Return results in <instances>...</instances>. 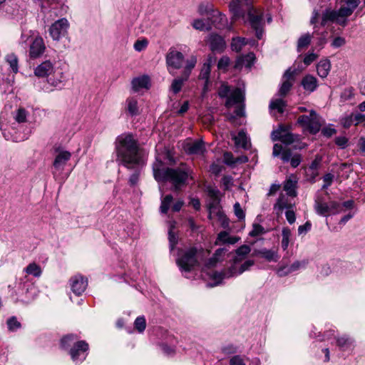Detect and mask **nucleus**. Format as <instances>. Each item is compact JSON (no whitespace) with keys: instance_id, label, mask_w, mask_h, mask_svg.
<instances>
[{"instance_id":"nucleus-1","label":"nucleus","mask_w":365,"mask_h":365,"mask_svg":"<svg viewBox=\"0 0 365 365\" xmlns=\"http://www.w3.org/2000/svg\"><path fill=\"white\" fill-rule=\"evenodd\" d=\"M116 161L128 169L143 163V150L131 133L118 135L115 142Z\"/></svg>"},{"instance_id":"nucleus-2","label":"nucleus","mask_w":365,"mask_h":365,"mask_svg":"<svg viewBox=\"0 0 365 365\" xmlns=\"http://www.w3.org/2000/svg\"><path fill=\"white\" fill-rule=\"evenodd\" d=\"M162 166L163 162L158 159L153 163V171L155 179L158 182H169L174 192L180 191L187 185V179L191 175L190 168L183 164L176 168L161 169Z\"/></svg>"},{"instance_id":"nucleus-3","label":"nucleus","mask_w":365,"mask_h":365,"mask_svg":"<svg viewBox=\"0 0 365 365\" xmlns=\"http://www.w3.org/2000/svg\"><path fill=\"white\" fill-rule=\"evenodd\" d=\"M346 6H342L339 10L325 9L322 13L321 25L324 26L327 22L336 23L341 26H346L347 18L350 16L360 4V0H345Z\"/></svg>"},{"instance_id":"nucleus-4","label":"nucleus","mask_w":365,"mask_h":365,"mask_svg":"<svg viewBox=\"0 0 365 365\" xmlns=\"http://www.w3.org/2000/svg\"><path fill=\"white\" fill-rule=\"evenodd\" d=\"M209 254L208 251L192 247L182 251L177 259V264L180 269L185 272H190L195 267L200 265V261Z\"/></svg>"},{"instance_id":"nucleus-5","label":"nucleus","mask_w":365,"mask_h":365,"mask_svg":"<svg viewBox=\"0 0 365 365\" xmlns=\"http://www.w3.org/2000/svg\"><path fill=\"white\" fill-rule=\"evenodd\" d=\"M297 123L312 134L318 133L322 126L320 117L314 110H310L309 115H299Z\"/></svg>"},{"instance_id":"nucleus-6","label":"nucleus","mask_w":365,"mask_h":365,"mask_svg":"<svg viewBox=\"0 0 365 365\" xmlns=\"http://www.w3.org/2000/svg\"><path fill=\"white\" fill-rule=\"evenodd\" d=\"M250 26L255 31L258 39H261L264 34L263 11L253 6L249 8L247 11Z\"/></svg>"},{"instance_id":"nucleus-7","label":"nucleus","mask_w":365,"mask_h":365,"mask_svg":"<svg viewBox=\"0 0 365 365\" xmlns=\"http://www.w3.org/2000/svg\"><path fill=\"white\" fill-rule=\"evenodd\" d=\"M255 264V261L252 259L246 260L242 264H232L230 267L225 272L220 273H215V279H222L224 278H229L230 277L241 274L244 272L248 270Z\"/></svg>"},{"instance_id":"nucleus-8","label":"nucleus","mask_w":365,"mask_h":365,"mask_svg":"<svg viewBox=\"0 0 365 365\" xmlns=\"http://www.w3.org/2000/svg\"><path fill=\"white\" fill-rule=\"evenodd\" d=\"M289 125H279V128L272 133V139L273 141L280 140L286 145H290L299 140L298 135L292 133L289 131Z\"/></svg>"},{"instance_id":"nucleus-9","label":"nucleus","mask_w":365,"mask_h":365,"mask_svg":"<svg viewBox=\"0 0 365 365\" xmlns=\"http://www.w3.org/2000/svg\"><path fill=\"white\" fill-rule=\"evenodd\" d=\"M68 27L69 23L68 20L66 18H62L52 24L48 31L53 40L58 41L62 36H65L67 34Z\"/></svg>"},{"instance_id":"nucleus-10","label":"nucleus","mask_w":365,"mask_h":365,"mask_svg":"<svg viewBox=\"0 0 365 365\" xmlns=\"http://www.w3.org/2000/svg\"><path fill=\"white\" fill-rule=\"evenodd\" d=\"M184 61L183 54L173 48H170L166 55V64L170 73H172L170 68L179 69L182 67Z\"/></svg>"},{"instance_id":"nucleus-11","label":"nucleus","mask_w":365,"mask_h":365,"mask_svg":"<svg viewBox=\"0 0 365 365\" xmlns=\"http://www.w3.org/2000/svg\"><path fill=\"white\" fill-rule=\"evenodd\" d=\"M45 50L46 46L43 39L41 36H37L30 46L29 56L31 58H37L44 53Z\"/></svg>"},{"instance_id":"nucleus-12","label":"nucleus","mask_w":365,"mask_h":365,"mask_svg":"<svg viewBox=\"0 0 365 365\" xmlns=\"http://www.w3.org/2000/svg\"><path fill=\"white\" fill-rule=\"evenodd\" d=\"M71 287L76 295H81L86 289L88 282L81 275H75L71 280Z\"/></svg>"},{"instance_id":"nucleus-13","label":"nucleus","mask_w":365,"mask_h":365,"mask_svg":"<svg viewBox=\"0 0 365 365\" xmlns=\"http://www.w3.org/2000/svg\"><path fill=\"white\" fill-rule=\"evenodd\" d=\"M252 256H259L268 262H277L279 259V256L276 250H267L266 248L254 250Z\"/></svg>"},{"instance_id":"nucleus-14","label":"nucleus","mask_w":365,"mask_h":365,"mask_svg":"<svg viewBox=\"0 0 365 365\" xmlns=\"http://www.w3.org/2000/svg\"><path fill=\"white\" fill-rule=\"evenodd\" d=\"M53 72V65L50 61H46L38 65L34 71V73L39 78H44Z\"/></svg>"},{"instance_id":"nucleus-15","label":"nucleus","mask_w":365,"mask_h":365,"mask_svg":"<svg viewBox=\"0 0 365 365\" xmlns=\"http://www.w3.org/2000/svg\"><path fill=\"white\" fill-rule=\"evenodd\" d=\"M210 46L212 51L221 53L225 47L223 38L217 34H211L209 38Z\"/></svg>"},{"instance_id":"nucleus-16","label":"nucleus","mask_w":365,"mask_h":365,"mask_svg":"<svg viewBox=\"0 0 365 365\" xmlns=\"http://www.w3.org/2000/svg\"><path fill=\"white\" fill-rule=\"evenodd\" d=\"M292 207V205L289 202L288 197L281 194L274 205V210L276 211L277 215L279 216L282 215L284 209L289 210Z\"/></svg>"},{"instance_id":"nucleus-17","label":"nucleus","mask_w":365,"mask_h":365,"mask_svg":"<svg viewBox=\"0 0 365 365\" xmlns=\"http://www.w3.org/2000/svg\"><path fill=\"white\" fill-rule=\"evenodd\" d=\"M210 26L213 25L217 29H221L225 25V16L222 14L219 11L215 10L207 17Z\"/></svg>"},{"instance_id":"nucleus-18","label":"nucleus","mask_w":365,"mask_h":365,"mask_svg":"<svg viewBox=\"0 0 365 365\" xmlns=\"http://www.w3.org/2000/svg\"><path fill=\"white\" fill-rule=\"evenodd\" d=\"M244 101V93L240 88H235L227 97L225 102V106L227 108L232 107L234 104L241 103Z\"/></svg>"},{"instance_id":"nucleus-19","label":"nucleus","mask_w":365,"mask_h":365,"mask_svg":"<svg viewBox=\"0 0 365 365\" xmlns=\"http://www.w3.org/2000/svg\"><path fill=\"white\" fill-rule=\"evenodd\" d=\"M71 154L66 150H61L56 156L53 166L56 169H63L66 163L70 160Z\"/></svg>"},{"instance_id":"nucleus-20","label":"nucleus","mask_w":365,"mask_h":365,"mask_svg":"<svg viewBox=\"0 0 365 365\" xmlns=\"http://www.w3.org/2000/svg\"><path fill=\"white\" fill-rule=\"evenodd\" d=\"M88 349V344L85 341H77L70 350V354L73 361H76L78 359L80 352H85Z\"/></svg>"},{"instance_id":"nucleus-21","label":"nucleus","mask_w":365,"mask_h":365,"mask_svg":"<svg viewBox=\"0 0 365 365\" xmlns=\"http://www.w3.org/2000/svg\"><path fill=\"white\" fill-rule=\"evenodd\" d=\"M314 210L319 215L328 216L331 215L329 203L324 202L320 197H317L314 201Z\"/></svg>"},{"instance_id":"nucleus-22","label":"nucleus","mask_w":365,"mask_h":365,"mask_svg":"<svg viewBox=\"0 0 365 365\" xmlns=\"http://www.w3.org/2000/svg\"><path fill=\"white\" fill-rule=\"evenodd\" d=\"M255 60V54L253 53H249L247 55L240 56L235 62V67L236 68H241L245 66L247 68H250L254 63Z\"/></svg>"},{"instance_id":"nucleus-23","label":"nucleus","mask_w":365,"mask_h":365,"mask_svg":"<svg viewBox=\"0 0 365 365\" xmlns=\"http://www.w3.org/2000/svg\"><path fill=\"white\" fill-rule=\"evenodd\" d=\"M302 86L305 91L313 92L318 86L317 79L312 75H306L302 80Z\"/></svg>"},{"instance_id":"nucleus-24","label":"nucleus","mask_w":365,"mask_h":365,"mask_svg":"<svg viewBox=\"0 0 365 365\" xmlns=\"http://www.w3.org/2000/svg\"><path fill=\"white\" fill-rule=\"evenodd\" d=\"M150 78L148 76H143L133 79L131 84L134 91L137 92L141 88H148Z\"/></svg>"},{"instance_id":"nucleus-25","label":"nucleus","mask_w":365,"mask_h":365,"mask_svg":"<svg viewBox=\"0 0 365 365\" xmlns=\"http://www.w3.org/2000/svg\"><path fill=\"white\" fill-rule=\"evenodd\" d=\"M211 71V66L210 62H206L203 64L200 75L199 79L204 80L205 84L203 87V92L205 93L207 91V86L210 82V75Z\"/></svg>"},{"instance_id":"nucleus-26","label":"nucleus","mask_w":365,"mask_h":365,"mask_svg":"<svg viewBox=\"0 0 365 365\" xmlns=\"http://www.w3.org/2000/svg\"><path fill=\"white\" fill-rule=\"evenodd\" d=\"M254 43L255 41H250L243 37H234L232 39L231 48L234 51L240 52L245 45L248 43L253 44Z\"/></svg>"},{"instance_id":"nucleus-27","label":"nucleus","mask_w":365,"mask_h":365,"mask_svg":"<svg viewBox=\"0 0 365 365\" xmlns=\"http://www.w3.org/2000/svg\"><path fill=\"white\" fill-rule=\"evenodd\" d=\"M251 249L250 246L244 245L240 246L235 251V256L233 258L232 264H240L250 252Z\"/></svg>"},{"instance_id":"nucleus-28","label":"nucleus","mask_w":365,"mask_h":365,"mask_svg":"<svg viewBox=\"0 0 365 365\" xmlns=\"http://www.w3.org/2000/svg\"><path fill=\"white\" fill-rule=\"evenodd\" d=\"M230 11L232 14V19L237 20L241 17H244L245 12L241 8L240 0H232L229 5Z\"/></svg>"},{"instance_id":"nucleus-29","label":"nucleus","mask_w":365,"mask_h":365,"mask_svg":"<svg viewBox=\"0 0 365 365\" xmlns=\"http://www.w3.org/2000/svg\"><path fill=\"white\" fill-rule=\"evenodd\" d=\"M331 69V62L328 59L320 61L317 66V71L321 78H326Z\"/></svg>"},{"instance_id":"nucleus-30","label":"nucleus","mask_w":365,"mask_h":365,"mask_svg":"<svg viewBox=\"0 0 365 365\" xmlns=\"http://www.w3.org/2000/svg\"><path fill=\"white\" fill-rule=\"evenodd\" d=\"M204 150V143L200 140L189 143L186 146V151L189 154H202Z\"/></svg>"},{"instance_id":"nucleus-31","label":"nucleus","mask_w":365,"mask_h":365,"mask_svg":"<svg viewBox=\"0 0 365 365\" xmlns=\"http://www.w3.org/2000/svg\"><path fill=\"white\" fill-rule=\"evenodd\" d=\"M233 139L236 145L244 149H248L250 148L249 140L246 133L243 130L240 131L237 135L235 136Z\"/></svg>"},{"instance_id":"nucleus-32","label":"nucleus","mask_w":365,"mask_h":365,"mask_svg":"<svg viewBox=\"0 0 365 365\" xmlns=\"http://www.w3.org/2000/svg\"><path fill=\"white\" fill-rule=\"evenodd\" d=\"M189 78H185V75L182 73V75L173 81L170 90L175 93L177 94L179 93L184 84V83L187 81Z\"/></svg>"},{"instance_id":"nucleus-33","label":"nucleus","mask_w":365,"mask_h":365,"mask_svg":"<svg viewBox=\"0 0 365 365\" xmlns=\"http://www.w3.org/2000/svg\"><path fill=\"white\" fill-rule=\"evenodd\" d=\"M302 266V263L299 261L294 262L291 266L289 267H284L280 268L277 271V274L279 277H284L287 275L289 273H292V272H294L300 268Z\"/></svg>"},{"instance_id":"nucleus-34","label":"nucleus","mask_w":365,"mask_h":365,"mask_svg":"<svg viewBox=\"0 0 365 365\" xmlns=\"http://www.w3.org/2000/svg\"><path fill=\"white\" fill-rule=\"evenodd\" d=\"M313 35L309 33L302 35L297 41V51H300L302 49L307 48L311 43Z\"/></svg>"},{"instance_id":"nucleus-35","label":"nucleus","mask_w":365,"mask_h":365,"mask_svg":"<svg viewBox=\"0 0 365 365\" xmlns=\"http://www.w3.org/2000/svg\"><path fill=\"white\" fill-rule=\"evenodd\" d=\"M197 63V58L195 56H191L189 59L186 61L185 67L184 68V70L182 71V74L185 75V78H189L192 70L195 68V65Z\"/></svg>"},{"instance_id":"nucleus-36","label":"nucleus","mask_w":365,"mask_h":365,"mask_svg":"<svg viewBox=\"0 0 365 365\" xmlns=\"http://www.w3.org/2000/svg\"><path fill=\"white\" fill-rule=\"evenodd\" d=\"M286 106V103L282 99H276L272 101L269 104V108L271 110H277L280 114L284 113V108Z\"/></svg>"},{"instance_id":"nucleus-37","label":"nucleus","mask_w":365,"mask_h":365,"mask_svg":"<svg viewBox=\"0 0 365 365\" xmlns=\"http://www.w3.org/2000/svg\"><path fill=\"white\" fill-rule=\"evenodd\" d=\"M127 110L131 115H136L138 114V101L133 98H129L126 101Z\"/></svg>"},{"instance_id":"nucleus-38","label":"nucleus","mask_w":365,"mask_h":365,"mask_svg":"<svg viewBox=\"0 0 365 365\" xmlns=\"http://www.w3.org/2000/svg\"><path fill=\"white\" fill-rule=\"evenodd\" d=\"M192 26L200 31H208L211 29L210 21L208 19L205 21L203 19H195L192 23Z\"/></svg>"},{"instance_id":"nucleus-39","label":"nucleus","mask_w":365,"mask_h":365,"mask_svg":"<svg viewBox=\"0 0 365 365\" xmlns=\"http://www.w3.org/2000/svg\"><path fill=\"white\" fill-rule=\"evenodd\" d=\"M297 181L293 180L292 179H288L286 180L284 185V190L287 192V195L289 196H296L297 192L295 190Z\"/></svg>"},{"instance_id":"nucleus-40","label":"nucleus","mask_w":365,"mask_h":365,"mask_svg":"<svg viewBox=\"0 0 365 365\" xmlns=\"http://www.w3.org/2000/svg\"><path fill=\"white\" fill-rule=\"evenodd\" d=\"M282 247L286 250L289 244V239L291 237V230L288 227H283L282 231Z\"/></svg>"},{"instance_id":"nucleus-41","label":"nucleus","mask_w":365,"mask_h":365,"mask_svg":"<svg viewBox=\"0 0 365 365\" xmlns=\"http://www.w3.org/2000/svg\"><path fill=\"white\" fill-rule=\"evenodd\" d=\"M6 60L7 63L9 64L12 71L14 73H17L19 70L18 67V58L16 55L14 53L8 54L6 57Z\"/></svg>"},{"instance_id":"nucleus-42","label":"nucleus","mask_w":365,"mask_h":365,"mask_svg":"<svg viewBox=\"0 0 365 365\" xmlns=\"http://www.w3.org/2000/svg\"><path fill=\"white\" fill-rule=\"evenodd\" d=\"M173 197L171 195H167L161 201L160 212L166 214L170 208V204L173 202Z\"/></svg>"},{"instance_id":"nucleus-43","label":"nucleus","mask_w":365,"mask_h":365,"mask_svg":"<svg viewBox=\"0 0 365 365\" xmlns=\"http://www.w3.org/2000/svg\"><path fill=\"white\" fill-rule=\"evenodd\" d=\"M220 199H214L211 200L209 203V210H210V217L212 213H216L217 215L221 217L222 215L221 211L219 207Z\"/></svg>"},{"instance_id":"nucleus-44","label":"nucleus","mask_w":365,"mask_h":365,"mask_svg":"<svg viewBox=\"0 0 365 365\" xmlns=\"http://www.w3.org/2000/svg\"><path fill=\"white\" fill-rule=\"evenodd\" d=\"M26 272L29 274H32L34 277H39L41 274V267L36 263L29 264L26 268Z\"/></svg>"},{"instance_id":"nucleus-45","label":"nucleus","mask_w":365,"mask_h":365,"mask_svg":"<svg viewBox=\"0 0 365 365\" xmlns=\"http://www.w3.org/2000/svg\"><path fill=\"white\" fill-rule=\"evenodd\" d=\"M215 11V10L212 9V6L208 3L201 4L198 8V11L201 15H207L208 16Z\"/></svg>"},{"instance_id":"nucleus-46","label":"nucleus","mask_w":365,"mask_h":365,"mask_svg":"<svg viewBox=\"0 0 365 365\" xmlns=\"http://www.w3.org/2000/svg\"><path fill=\"white\" fill-rule=\"evenodd\" d=\"M293 86V83L290 81H284L279 91L280 96H285L290 91Z\"/></svg>"},{"instance_id":"nucleus-47","label":"nucleus","mask_w":365,"mask_h":365,"mask_svg":"<svg viewBox=\"0 0 365 365\" xmlns=\"http://www.w3.org/2000/svg\"><path fill=\"white\" fill-rule=\"evenodd\" d=\"M7 326L10 331H15L20 328L21 323L17 321L15 317H11L7 320Z\"/></svg>"},{"instance_id":"nucleus-48","label":"nucleus","mask_w":365,"mask_h":365,"mask_svg":"<svg viewBox=\"0 0 365 365\" xmlns=\"http://www.w3.org/2000/svg\"><path fill=\"white\" fill-rule=\"evenodd\" d=\"M27 114L28 113L24 108H20L17 110L15 119L18 123H24L26 121Z\"/></svg>"},{"instance_id":"nucleus-49","label":"nucleus","mask_w":365,"mask_h":365,"mask_svg":"<svg viewBox=\"0 0 365 365\" xmlns=\"http://www.w3.org/2000/svg\"><path fill=\"white\" fill-rule=\"evenodd\" d=\"M135 327L140 332H142L145 330L146 327V322L143 317H139L136 318L135 321Z\"/></svg>"},{"instance_id":"nucleus-50","label":"nucleus","mask_w":365,"mask_h":365,"mask_svg":"<svg viewBox=\"0 0 365 365\" xmlns=\"http://www.w3.org/2000/svg\"><path fill=\"white\" fill-rule=\"evenodd\" d=\"M330 214H337L342 211L341 205L336 201H330L329 202Z\"/></svg>"},{"instance_id":"nucleus-51","label":"nucleus","mask_w":365,"mask_h":365,"mask_svg":"<svg viewBox=\"0 0 365 365\" xmlns=\"http://www.w3.org/2000/svg\"><path fill=\"white\" fill-rule=\"evenodd\" d=\"M77 336L74 334H68L65 336L61 339V345L63 347L66 348L71 345V343L77 339Z\"/></svg>"},{"instance_id":"nucleus-52","label":"nucleus","mask_w":365,"mask_h":365,"mask_svg":"<svg viewBox=\"0 0 365 365\" xmlns=\"http://www.w3.org/2000/svg\"><path fill=\"white\" fill-rule=\"evenodd\" d=\"M351 344V340L350 338L344 336L341 337H339L336 339V344L340 348L343 349Z\"/></svg>"},{"instance_id":"nucleus-53","label":"nucleus","mask_w":365,"mask_h":365,"mask_svg":"<svg viewBox=\"0 0 365 365\" xmlns=\"http://www.w3.org/2000/svg\"><path fill=\"white\" fill-rule=\"evenodd\" d=\"M234 212L236 217L240 220H244L245 217V212L242 209L240 204L239 202H236L234 205Z\"/></svg>"},{"instance_id":"nucleus-54","label":"nucleus","mask_w":365,"mask_h":365,"mask_svg":"<svg viewBox=\"0 0 365 365\" xmlns=\"http://www.w3.org/2000/svg\"><path fill=\"white\" fill-rule=\"evenodd\" d=\"M148 41L146 39L137 40L134 43V48L137 51L144 50L148 46Z\"/></svg>"},{"instance_id":"nucleus-55","label":"nucleus","mask_w":365,"mask_h":365,"mask_svg":"<svg viewBox=\"0 0 365 365\" xmlns=\"http://www.w3.org/2000/svg\"><path fill=\"white\" fill-rule=\"evenodd\" d=\"M230 91V87L227 84L222 83L221 85V86L219 88L218 96L220 98L228 97V94H229Z\"/></svg>"},{"instance_id":"nucleus-56","label":"nucleus","mask_w":365,"mask_h":365,"mask_svg":"<svg viewBox=\"0 0 365 365\" xmlns=\"http://www.w3.org/2000/svg\"><path fill=\"white\" fill-rule=\"evenodd\" d=\"M264 233V229L262 226L258 224H254L253 225V229L250 232V235L252 237L257 236L260 234Z\"/></svg>"},{"instance_id":"nucleus-57","label":"nucleus","mask_w":365,"mask_h":365,"mask_svg":"<svg viewBox=\"0 0 365 365\" xmlns=\"http://www.w3.org/2000/svg\"><path fill=\"white\" fill-rule=\"evenodd\" d=\"M334 180V175L331 173H327L323 177L324 185H322V189L324 190L329 187Z\"/></svg>"},{"instance_id":"nucleus-58","label":"nucleus","mask_w":365,"mask_h":365,"mask_svg":"<svg viewBox=\"0 0 365 365\" xmlns=\"http://www.w3.org/2000/svg\"><path fill=\"white\" fill-rule=\"evenodd\" d=\"M354 96L353 90L351 88H347L344 90L341 94V101L344 102L350 100Z\"/></svg>"},{"instance_id":"nucleus-59","label":"nucleus","mask_w":365,"mask_h":365,"mask_svg":"<svg viewBox=\"0 0 365 365\" xmlns=\"http://www.w3.org/2000/svg\"><path fill=\"white\" fill-rule=\"evenodd\" d=\"M168 235H169L168 238H169L170 249H171V250H173L174 249L175 246L176 245V244L178 243V237L175 235V233L173 232L172 228L170 229Z\"/></svg>"},{"instance_id":"nucleus-60","label":"nucleus","mask_w":365,"mask_h":365,"mask_svg":"<svg viewBox=\"0 0 365 365\" xmlns=\"http://www.w3.org/2000/svg\"><path fill=\"white\" fill-rule=\"evenodd\" d=\"M318 58V55L312 52L307 54L304 58V63L307 66L310 65L312 62H314Z\"/></svg>"},{"instance_id":"nucleus-61","label":"nucleus","mask_w":365,"mask_h":365,"mask_svg":"<svg viewBox=\"0 0 365 365\" xmlns=\"http://www.w3.org/2000/svg\"><path fill=\"white\" fill-rule=\"evenodd\" d=\"M354 123V115H352V114L344 118L341 120V123H342L343 126L346 128H349Z\"/></svg>"},{"instance_id":"nucleus-62","label":"nucleus","mask_w":365,"mask_h":365,"mask_svg":"<svg viewBox=\"0 0 365 365\" xmlns=\"http://www.w3.org/2000/svg\"><path fill=\"white\" fill-rule=\"evenodd\" d=\"M292 157V151L289 148L284 149L281 155V158L283 162L286 163L291 160Z\"/></svg>"},{"instance_id":"nucleus-63","label":"nucleus","mask_w":365,"mask_h":365,"mask_svg":"<svg viewBox=\"0 0 365 365\" xmlns=\"http://www.w3.org/2000/svg\"><path fill=\"white\" fill-rule=\"evenodd\" d=\"M345 43H346L345 38L343 37L338 36V37H336L333 40V41L331 43V46L334 48H339V47L344 46Z\"/></svg>"},{"instance_id":"nucleus-64","label":"nucleus","mask_w":365,"mask_h":365,"mask_svg":"<svg viewBox=\"0 0 365 365\" xmlns=\"http://www.w3.org/2000/svg\"><path fill=\"white\" fill-rule=\"evenodd\" d=\"M230 365H245V364L240 356H235L231 358Z\"/></svg>"}]
</instances>
